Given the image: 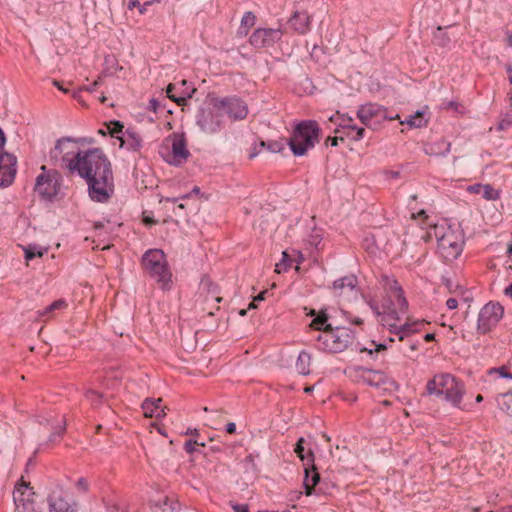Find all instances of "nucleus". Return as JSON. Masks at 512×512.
Segmentation results:
<instances>
[{
	"instance_id": "63",
	"label": "nucleus",
	"mask_w": 512,
	"mask_h": 512,
	"mask_svg": "<svg viewBox=\"0 0 512 512\" xmlns=\"http://www.w3.org/2000/svg\"><path fill=\"white\" fill-rule=\"evenodd\" d=\"M506 68H507V72H508V80L512 84V66L511 65H507Z\"/></svg>"
},
{
	"instance_id": "5",
	"label": "nucleus",
	"mask_w": 512,
	"mask_h": 512,
	"mask_svg": "<svg viewBox=\"0 0 512 512\" xmlns=\"http://www.w3.org/2000/svg\"><path fill=\"white\" fill-rule=\"evenodd\" d=\"M319 136L318 123L314 120H306L297 124L287 144L294 156H303L315 146L319 141Z\"/></svg>"
},
{
	"instance_id": "28",
	"label": "nucleus",
	"mask_w": 512,
	"mask_h": 512,
	"mask_svg": "<svg viewBox=\"0 0 512 512\" xmlns=\"http://www.w3.org/2000/svg\"><path fill=\"white\" fill-rule=\"evenodd\" d=\"M121 146H125L128 150L138 151L142 147V139L138 133L133 130H126L121 139Z\"/></svg>"
},
{
	"instance_id": "7",
	"label": "nucleus",
	"mask_w": 512,
	"mask_h": 512,
	"mask_svg": "<svg viewBox=\"0 0 512 512\" xmlns=\"http://www.w3.org/2000/svg\"><path fill=\"white\" fill-rule=\"evenodd\" d=\"M386 296L387 299L382 302V307L387 312V317L395 322L399 320L400 314H404L408 308L404 291L397 280L387 279Z\"/></svg>"
},
{
	"instance_id": "64",
	"label": "nucleus",
	"mask_w": 512,
	"mask_h": 512,
	"mask_svg": "<svg viewBox=\"0 0 512 512\" xmlns=\"http://www.w3.org/2000/svg\"><path fill=\"white\" fill-rule=\"evenodd\" d=\"M435 339V335L432 334V333H427L425 336H424V340L429 342V341H432Z\"/></svg>"
},
{
	"instance_id": "40",
	"label": "nucleus",
	"mask_w": 512,
	"mask_h": 512,
	"mask_svg": "<svg viewBox=\"0 0 512 512\" xmlns=\"http://www.w3.org/2000/svg\"><path fill=\"white\" fill-rule=\"evenodd\" d=\"M305 440L304 438H300L296 444V447L294 449V452L297 454V456L303 461V464L307 462V458L309 457V453H313L310 449L305 454V447H304Z\"/></svg>"
},
{
	"instance_id": "27",
	"label": "nucleus",
	"mask_w": 512,
	"mask_h": 512,
	"mask_svg": "<svg viewBox=\"0 0 512 512\" xmlns=\"http://www.w3.org/2000/svg\"><path fill=\"white\" fill-rule=\"evenodd\" d=\"M425 153L430 156H446L451 150V143L441 139L425 146Z\"/></svg>"
},
{
	"instance_id": "4",
	"label": "nucleus",
	"mask_w": 512,
	"mask_h": 512,
	"mask_svg": "<svg viewBox=\"0 0 512 512\" xmlns=\"http://www.w3.org/2000/svg\"><path fill=\"white\" fill-rule=\"evenodd\" d=\"M144 271L154 279L163 290H169L172 283V273L169 269L166 255L161 249H149L142 258Z\"/></svg>"
},
{
	"instance_id": "22",
	"label": "nucleus",
	"mask_w": 512,
	"mask_h": 512,
	"mask_svg": "<svg viewBox=\"0 0 512 512\" xmlns=\"http://www.w3.org/2000/svg\"><path fill=\"white\" fill-rule=\"evenodd\" d=\"M35 191L43 198L51 199L57 193L56 182L46 174L37 176Z\"/></svg>"
},
{
	"instance_id": "61",
	"label": "nucleus",
	"mask_w": 512,
	"mask_h": 512,
	"mask_svg": "<svg viewBox=\"0 0 512 512\" xmlns=\"http://www.w3.org/2000/svg\"><path fill=\"white\" fill-rule=\"evenodd\" d=\"M265 294H266V291H263V292L259 293V294L254 298V302L264 300V296H265Z\"/></svg>"
},
{
	"instance_id": "47",
	"label": "nucleus",
	"mask_w": 512,
	"mask_h": 512,
	"mask_svg": "<svg viewBox=\"0 0 512 512\" xmlns=\"http://www.w3.org/2000/svg\"><path fill=\"white\" fill-rule=\"evenodd\" d=\"M266 146L265 141H260L259 143L254 144L249 153V158H255Z\"/></svg>"
},
{
	"instance_id": "26",
	"label": "nucleus",
	"mask_w": 512,
	"mask_h": 512,
	"mask_svg": "<svg viewBox=\"0 0 512 512\" xmlns=\"http://www.w3.org/2000/svg\"><path fill=\"white\" fill-rule=\"evenodd\" d=\"M467 191L472 194H478L485 200H496L499 197V192L490 184L476 183L469 185Z\"/></svg>"
},
{
	"instance_id": "8",
	"label": "nucleus",
	"mask_w": 512,
	"mask_h": 512,
	"mask_svg": "<svg viewBox=\"0 0 512 512\" xmlns=\"http://www.w3.org/2000/svg\"><path fill=\"white\" fill-rule=\"evenodd\" d=\"M196 125L205 134H217L225 127V118L220 108L214 106L201 107L196 114Z\"/></svg>"
},
{
	"instance_id": "58",
	"label": "nucleus",
	"mask_w": 512,
	"mask_h": 512,
	"mask_svg": "<svg viewBox=\"0 0 512 512\" xmlns=\"http://www.w3.org/2000/svg\"><path fill=\"white\" fill-rule=\"evenodd\" d=\"M140 6V1L139 0H130L129 3H128V8L131 10L133 8H139Z\"/></svg>"
},
{
	"instance_id": "21",
	"label": "nucleus",
	"mask_w": 512,
	"mask_h": 512,
	"mask_svg": "<svg viewBox=\"0 0 512 512\" xmlns=\"http://www.w3.org/2000/svg\"><path fill=\"white\" fill-rule=\"evenodd\" d=\"M304 466V482L303 485L306 490V495H311L313 488L320 481V474L318 473L315 464H314V454L309 453V457L307 458V462L303 464Z\"/></svg>"
},
{
	"instance_id": "18",
	"label": "nucleus",
	"mask_w": 512,
	"mask_h": 512,
	"mask_svg": "<svg viewBox=\"0 0 512 512\" xmlns=\"http://www.w3.org/2000/svg\"><path fill=\"white\" fill-rule=\"evenodd\" d=\"M357 117L361 121V123L370 127L372 125V121L375 119L376 121L384 120L387 117L386 109L378 104L367 103L361 105L357 110Z\"/></svg>"
},
{
	"instance_id": "51",
	"label": "nucleus",
	"mask_w": 512,
	"mask_h": 512,
	"mask_svg": "<svg viewBox=\"0 0 512 512\" xmlns=\"http://www.w3.org/2000/svg\"><path fill=\"white\" fill-rule=\"evenodd\" d=\"M446 306L450 310L456 309L458 306V301L455 298H449L446 301Z\"/></svg>"
},
{
	"instance_id": "3",
	"label": "nucleus",
	"mask_w": 512,
	"mask_h": 512,
	"mask_svg": "<svg viewBox=\"0 0 512 512\" xmlns=\"http://www.w3.org/2000/svg\"><path fill=\"white\" fill-rule=\"evenodd\" d=\"M434 235L437 239V251L447 262L457 259L464 246V236L460 229L451 226H435Z\"/></svg>"
},
{
	"instance_id": "44",
	"label": "nucleus",
	"mask_w": 512,
	"mask_h": 512,
	"mask_svg": "<svg viewBox=\"0 0 512 512\" xmlns=\"http://www.w3.org/2000/svg\"><path fill=\"white\" fill-rule=\"evenodd\" d=\"M291 259L287 252L282 253V260L280 263L276 264L275 271L277 273H281L282 270H286L287 267L290 265Z\"/></svg>"
},
{
	"instance_id": "37",
	"label": "nucleus",
	"mask_w": 512,
	"mask_h": 512,
	"mask_svg": "<svg viewBox=\"0 0 512 512\" xmlns=\"http://www.w3.org/2000/svg\"><path fill=\"white\" fill-rule=\"evenodd\" d=\"M433 43L439 47H447L450 43V38L447 33L441 28L438 27L433 35Z\"/></svg>"
},
{
	"instance_id": "20",
	"label": "nucleus",
	"mask_w": 512,
	"mask_h": 512,
	"mask_svg": "<svg viewBox=\"0 0 512 512\" xmlns=\"http://www.w3.org/2000/svg\"><path fill=\"white\" fill-rule=\"evenodd\" d=\"M190 152L187 149L184 135L174 134L172 139L171 159L167 160L173 165H181L187 161Z\"/></svg>"
},
{
	"instance_id": "32",
	"label": "nucleus",
	"mask_w": 512,
	"mask_h": 512,
	"mask_svg": "<svg viewBox=\"0 0 512 512\" xmlns=\"http://www.w3.org/2000/svg\"><path fill=\"white\" fill-rule=\"evenodd\" d=\"M401 124H407L411 128H422L428 123V120L424 118V112L417 111L415 114L410 115L406 120L401 121Z\"/></svg>"
},
{
	"instance_id": "60",
	"label": "nucleus",
	"mask_w": 512,
	"mask_h": 512,
	"mask_svg": "<svg viewBox=\"0 0 512 512\" xmlns=\"http://www.w3.org/2000/svg\"><path fill=\"white\" fill-rule=\"evenodd\" d=\"M414 218H427V213L425 210H420L417 214H413Z\"/></svg>"
},
{
	"instance_id": "2",
	"label": "nucleus",
	"mask_w": 512,
	"mask_h": 512,
	"mask_svg": "<svg viewBox=\"0 0 512 512\" xmlns=\"http://www.w3.org/2000/svg\"><path fill=\"white\" fill-rule=\"evenodd\" d=\"M327 316L325 314L317 316L311 323L316 330L321 331L316 338V347L319 350L340 353L353 344L355 331L347 327L332 328L331 324H326Z\"/></svg>"
},
{
	"instance_id": "42",
	"label": "nucleus",
	"mask_w": 512,
	"mask_h": 512,
	"mask_svg": "<svg viewBox=\"0 0 512 512\" xmlns=\"http://www.w3.org/2000/svg\"><path fill=\"white\" fill-rule=\"evenodd\" d=\"M265 148L272 153H280L285 149V144L282 141H269Z\"/></svg>"
},
{
	"instance_id": "50",
	"label": "nucleus",
	"mask_w": 512,
	"mask_h": 512,
	"mask_svg": "<svg viewBox=\"0 0 512 512\" xmlns=\"http://www.w3.org/2000/svg\"><path fill=\"white\" fill-rule=\"evenodd\" d=\"M511 120L509 119V116L506 115L505 118H503L501 120V122L499 123V129L500 130H504V129H507L510 125H511Z\"/></svg>"
},
{
	"instance_id": "11",
	"label": "nucleus",
	"mask_w": 512,
	"mask_h": 512,
	"mask_svg": "<svg viewBox=\"0 0 512 512\" xmlns=\"http://www.w3.org/2000/svg\"><path fill=\"white\" fill-rule=\"evenodd\" d=\"M504 308L500 303L489 302L485 304L478 314L477 331L479 334H487L501 320Z\"/></svg>"
},
{
	"instance_id": "56",
	"label": "nucleus",
	"mask_w": 512,
	"mask_h": 512,
	"mask_svg": "<svg viewBox=\"0 0 512 512\" xmlns=\"http://www.w3.org/2000/svg\"><path fill=\"white\" fill-rule=\"evenodd\" d=\"M77 486L82 488L84 491L88 489L87 481L84 478H80L77 481Z\"/></svg>"
},
{
	"instance_id": "25",
	"label": "nucleus",
	"mask_w": 512,
	"mask_h": 512,
	"mask_svg": "<svg viewBox=\"0 0 512 512\" xmlns=\"http://www.w3.org/2000/svg\"><path fill=\"white\" fill-rule=\"evenodd\" d=\"M162 399H145L142 403V410L145 417L160 418L165 415L164 408L161 406Z\"/></svg>"
},
{
	"instance_id": "10",
	"label": "nucleus",
	"mask_w": 512,
	"mask_h": 512,
	"mask_svg": "<svg viewBox=\"0 0 512 512\" xmlns=\"http://www.w3.org/2000/svg\"><path fill=\"white\" fill-rule=\"evenodd\" d=\"M368 305L377 316H383V325L386 326L391 333L397 335L399 341H403L405 337L411 333L417 332L420 329V326L423 325L421 322H415L412 324L405 323L401 326H397L396 323L390 322L391 319L387 317V312L384 311L382 303L378 304L375 300L370 299L368 301Z\"/></svg>"
},
{
	"instance_id": "6",
	"label": "nucleus",
	"mask_w": 512,
	"mask_h": 512,
	"mask_svg": "<svg viewBox=\"0 0 512 512\" xmlns=\"http://www.w3.org/2000/svg\"><path fill=\"white\" fill-rule=\"evenodd\" d=\"M84 152L80 150L73 137H62L50 151L49 159L55 167L65 169L71 174L70 162L74 164Z\"/></svg>"
},
{
	"instance_id": "17",
	"label": "nucleus",
	"mask_w": 512,
	"mask_h": 512,
	"mask_svg": "<svg viewBox=\"0 0 512 512\" xmlns=\"http://www.w3.org/2000/svg\"><path fill=\"white\" fill-rule=\"evenodd\" d=\"M195 91L196 88L187 80H182L175 84L170 83L166 88L167 97L178 105H185L187 100L192 97Z\"/></svg>"
},
{
	"instance_id": "1",
	"label": "nucleus",
	"mask_w": 512,
	"mask_h": 512,
	"mask_svg": "<svg viewBox=\"0 0 512 512\" xmlns=\"http://www.w3.org/2000/svg\"><path fill=\"white\" fill-rule=\"evenodd\" d=\"M71 174L85 179L88 194L93 201L106 203L114 193L111 163L100 148L86 150L74 164L70 162Z\"/></svg>"
},
{
	"instance_id": "52",
	"label": "nucleus",
	"mask_w": 512,
	"mask_h": 512,
	"mask_svg": "<svg viewBox=\"0 0 512 512\" xmlns=\"http://www.w3.org/2000/svg\"><path fill=\"white\" fill-rule=\"evenodd\" d=\"M226 432L229 433V434H233L236 432V424L234 422H229L227 425H226V428H225Z\"/></svg>"
},
{
	"instance_id": "30",
	"label": "nucleus",
	"mask_w": 512,
	"mask_h": 512,
	"mask_svg": "<svg viewBox=\"0 0 512 512\" xmlns=\"http://www.w3.org/2000/svg\"><path fill=\"white\" fill-rule=\"evenodd\" d=\"M311 355L306 351H301L298 355L295 367L299 374L308 375L310 373Z\"/></svg>"
},
{
	"instance_id": "34",
	"label": "nucleus",
	"mask_w": 512,
	"mask_h": 512,
	"mask_svg": "<svg viewBox=\"0 0 512 512\" xmlns=\"http://www.w3.org/2000/svg\"><path fill=\"white\" fill-rule=\"evenodd\" d=\"M496 402L499 409L502 412L509 414L512 404V393L510 391H507L505 393L498 394V396L496 397Z\"/></svg>"
},
{
	"instance_id": "24",
	"label": "nucleus",
	"mask_w": 512,
	"mask_h": 512,
	"mask_svg": "<svg viewBox=\"0 0 512 512\" xmlns=\"http://www.w3.org/2000/svg\"><path fill=\"white\" fill-rule=\"evenodd\" d=\"M464 394V384L456 378L454 381V385H450V387L447 389V392H445L443 397L447 402L452 404L454 407H459Z\"/></svg>"
},
{
	"instance_id": "9",
	"label": "nucleus",
	"mask_w": 512,
	"mask_h": 512,
	"mask_svg": "<svg viewBox=\"0 0 512 512\" xmlns=\"http://www.w3.org/2000/svg\"><path fill=\"white\" fill-rule=\"evenodd\" d=\"M360 380L382 393L391 394L398 390V384L383 371L368 368L359 369Z\"/></svg>"
},
{
	"instance_id": "45",
	"label": "nucleus",
	"mask_w": 512,
	"mask_h": 512,
	"mask_svg": "<svg viewBox=\"0 0 512 512\" xmlns=\"http://www.w3.org/2000/svg\"><path fill=\"white\" fill-rule=\"evenodd\" d=\"M196 446L205 447V443L190 439L185 442L184 449L187 453L192 454L193 452L196 451Z\"/></svg>"
},
{
	"instance_id": "59",
	"label": "nucleus",
	"mask_w": 512,
	"mask_h": 512,
	"mask_svg": "<svg viewBox=\"0 0 512 512\" xmlns=\"http://www.w3.org/2000/svg\"><path fill=\"white\" fill-rule=\"evenodd\" d=\"M504 294L512 298V283H510L505 289Z\"/></svg>"
},
{
	"instance_id": "43",
	"label": "nucleus",
	"mask_w": 512,
	"mask_h": 512,
	"mask_svg": "<svg viewBox=\"0 0 512 512\" xmlns=\"http://www.w3.org/2000/svg\"><path fill=\"white\" fill-rule=\"evenodd\" d=\"M66 431V422L63 421L61 425H59L55 431H53L49 438H48V442H55L58 438H61L63 436V434L65 433Z\"/></svg>"
},
{
	"instance_id": "48",
	"label": "nucleus",
	"mask_w": 512,
	"mask_h": 512,
	"mask_svg": "<svg viewBox=\"0 0 512 512\" xmlns=\"http://www.w3.org/2000/svg\"><path fill=\"white\" fill-rule=\"evenodd\" d=\"M76 141V144H92L94 142V139L92 137H80V138H74Z\"/></svg>"
},
{
	"instance_id": "23",
	"label": "nucleus",
	"mask_w": 512,
	"mask_h": 512,
	"mask_svg": "<svg viewBox=\"0 0 512 512\" xmlns=\"http://www.w3.org/2000/svg\"><path fill=\"white\" fill-rule=\"evenodd\" d=\"M295 32L306 34L310 30L311 18L306 11H296L289 19Z\"/></svg>"
},
{
	"instance_id": "12",
	"label": "nucleus",
	"mask_w": 512,
	"mask_h": 512,
	"mask_svg": "<svg viewBox=\"0 0 512 512\" xmlns=\"http://www.w3.org/2000/svg\"><path fill=\"white\" fill-rule=\"evenodd\" d=\"M214 106L220 108L221 112L225 111L233 121L244 120L249 112L248 105L235 96L214 98Z\"/></svg>"
},
{
	"instance_id": "46",
	"label": "nucleus",
	"mask_w": 512,
	"mask_h": 512,
	"mask_svg": "<svg viewBox=\"0 0 512 512\" xmlns=\"http://www.w3.org/2000/svg\"><path fill=\"white\" fill-rule=\"evenodd\" d=\"M29 487V483H26L24 481H21V483H18L15 487V491L13 493L14 495V501L15 502H18V501H23V499L20 498V496L23 495V489L25 488H28Z\"/></svg>"
},
{
	"instance_id": "49",
	"label": "nucleus",
	"mask_w": 512,
	"mask_h": 512,
	"mask_svg": "<svg viewBox=\"0 0 512 512\" xmlns=\"http://www.w3.org/2000/svg\"><path fill=\"white\" fill-rule=\"evenodd\" d=\"M158 108H159V102L157 101V99H155V98L150 99L148 109L150 111L156 113Z\"/></svg>"
},
{
	"instance_id": "15",
	"label": "nucleus",
	"mask_w": 512,
	"mask_h": 512,
	"mask_svg": "<svg viewBox=\"0 0 512 512\" xmlns=\"http://www.w3.org/2000/svg\"><path fill=\"white\" fill-rule=\"evenodd\" d=\"M283 37L281 28H258L249 38V43L255 48H268L279 42Z\"/></svg>"
},
{
	"instance_id": "53",
	"label": "nucleus",
	"mask_w": 512,
	"mask_h": 512,
	"mask_svg": "<svg viewBox=\"0 0 512 512\" xmlns=\"http://www.w3.org/2000/svg\"><path fill=\"white\" fill-rule=\"evenodd\" d=\"M151 4H152V2H148V1H147V2H145L144 4H141V3H140V6H139V8H138L139 13H140L141 15H144V14L146 13V11H147V7H148V6H150Z\"/></svg>"
},
{
	"instance_id": "14",
	"label": "nucleus",
	"mask_w": 512,
	"mask_h": 512,
	"mask_svg": "<svg viewBox=\"0 0 512 512\" xmlns=\"http://www.w3.org/2000/svg\"><path fill=\"white\" fill-rule=\"evenodd\" d=\"M49 512H77V504L68 492L55 487L47 496Z\"/></svg>"
},
{
	"instance_id": "57",
	"label": "nucleus",
	"mask_w": 512,
	"mask_h": 512,
	"mask_svg": "<svg viewBox=\"0 0 512 512\" xmlns=\"http://www.w3.org/2000/svg\"><path fill=\"white\" fill-rule=\"evenodd\" d=\"M338 140L343 141L344 140L343 136H340V137L336 136V137H333V138H331V137L328 138V141H331V146H337L338 145Z\"/></svg>"
},
{
	"instance_id": "54",
	"label": "nucleus",
	"mask_w": 512,
	"mask_h": 512,
	"mask_svg": "<svg viewBox=\"0 0 512 512\" xmlns=\"http://www.w3.org/2000/svg\"><path fill=\"white\" fill-rule=\"evenodd\" d=\"M101 78L99 77L95 80L91 85L87 86L85 89L89 92H92L96 89V87L100 84Z\"/></svg>"
},
{
	"instance_id": "35",
	"label": "nucleus",
	"mask_w": 512,
	"mask_h": 512,
	"mask_svg": "<svg viewBox=\"0 0 512 512\" xmlns=\"http://www.w3.org/2000/svg\"><path fill=\"white\" fill-rule=\"evenodd\" d=\"M25 253V259L30 261L35 257H42L46 252V248H42L36 244H30L23 248Z\"/></svg>"
},
{
	"instance_id": "16",
	"label": "nucleus",
	"mask_w": 512,
	"mask_h": 512,
	"mask_svg": "<svg viewBox=\"0 0 512 512\" xmlns=\"http://www.w3.org/2000/svg\"><path fill=\"white\" fill-rule=\"evenodd\" d=\"M17 159L14 155L5 151H0V188L12 184L16 176Z\"/></svg>"
},
{
	"instance_id": "31",
	"label": "nucleus",
	"mask_w": 512,
	"mask_h": 512,
	"mask_svg": "<svg viewBox=\"0 0 512 512\" xmlns=\"http://www.w3.org/2000/svg\"><path fill=\"white\" fill-rule=\"evenodd\" d=\"M357 278L354 275L344 276L333 283V288L335 290H340L341 292L344 289L354 290L357 286Z\"/></svg>"
},
{
	"instance_id": "62",
	"label": "nucleus",
	"mask_w": 512,
	"mask_h": 512,
	"mask_svg": "<svg viewBox=\"0 0 512 512\" xmlns=\"http://www.w3.org/2000/svg\"><path fill=\"white\" fill-rule=\"evenodd\" d=\"M185 435H194V436H197L198 435V430L196 428L194 429H188L186 432H185Z\"/></svg>"
},
{
	"instance_id": "39",
	"label": "nucleus",
	"mask_w": 512,
	"mask_h": 512,
	"mask_svg": "<svg viewBox=\"0 0 512 512\" xmlns=\"http://www.w3.org/2000/svg\"><path fill=\"white\" fill-rule=\"evenodd\" d=\"M107 129H108L109 134L112 137H115L121 141L123 134L125 133L123 131V129H124L123 124H121L119 121H111L107 125Z\"/></svg>"
},
{
	"instance_id": "55",
	"label": "nucleus",
	"mask_w": 512,
	"mask_h": 512,
	"mask_svg": "<svg viewBox=\"0 0 512 512\" xmlns=\"http://www.w3.org/2000/svg\"><path fill=\"white\" fill-rule=\"evenodd\" d=\"M6 137L3 130L0 128V151L5 148Z\"/></svg>"
},
{
	"instance_id": "13",
	"label": "nucleus",
	"mask_w": 512,
	"mask_h": 512,
	"mask_svg": "<svg viewBox=\"0 0 512 512\" xmlns=\"http://www.w3.org/2000/svg\"><path fill=\"white\" fill-rule=\"evenodd\" d=\"M329 120L336 126L334 130L335 133H342L354 141H359L364 138L365 128L357 126L352 117L336 112Z\"/></svg>"
},
{
	"instance_id": "33",
	"label": "nucleus",
	"mask_w": 512,
	"mask_h": 512,
	"mask_svg": "<svg viewBox=\"0 0 512 512\" xmlns=\"http://www.w3.org/2000/svg\"><path fill=\"white\" fill-rule=\"evenodd\" d=\"M66 306H67V303L65 302V300L58 299V300L54 301L53 303H51L49 306L45 307L43 310H39L37 312V314L40 318H42V317L50 318L55 311L62 310L64 308H66Z\"/></svg>"
},
{
	"instance_id": "41",
	"label": "nucleus",
	"mask_w": 512,
	"mask_h": 512,
	"mask_svg": "<svg viewBox=\"0 0 512 512\" xmlns=\"http://www.w3.org/2000/svg\"><path fill=\"white\" fill-rule=\"evenodd\" d=\"M85 397L87 400H89L94 405H98V404L102 403V394L95 390L88 389L85 392Z\"/></svg>"
},
{
	"instance_id": "36",
	"label": "nucleus",
	"mask_w": 512,
	"mask_h": 512,
	"mask_svg": "<svg viewBox=\"0 0 512 512\" xmlns=\"http://www.w3.org/2000/svg\"><path fill=\"white\" fill-rule=\"evenodd\" d=\"M388 347V343H376L375 341H371L369 347H359L360 352H366L370 357H373L374 354H378L379 352L385 351Z\"/></svg>"
},
{
	"instance_id": "29",
	"label": "nucleus",
	"mask_w": 512,
	"mask_h": 512,
	"mask_svg": "<svg viewBox=\"0 0 512 512\" xmlns=\"http://www.w3.org/2000/svg\"><path fill=\"white\" fill-rule=\"evenodd\" d=\"M487 375L490 377V381L494 382L496 386L502 379H512V373L507 365L500 367H494L487 370Z\"/></svg>"
},
{
	"instance_id": "38",
	"label": "nucleus",
	"mask_w": 512,
	"mask_h": 512,
	"mask_svg": "<svg viewBox=\"0 0 512 512\" xmlns=\"http://www.w3.org/2000/svg\"><path fill=\"white\" fill-rule=\"evenodd\" d=\"M256 17L252 12H246L241 19L240 33L247 34L248 29L255 25Z\"/></svg>"
},
{
	"instance_id": "19",
	"label": "nucleus",
	"mask_w": 512,
	"mask_h": 512,
	"mask_svg": "<svg viewBox=\"0 0 512 512\" xmlns=\"http://www.w3.org/2000/svg\"><path fill=\"white\" fill-rule=\"evenodd\" d=\"M456 377L449 373L435 375L426 384V391L428 395L442 397L450 385H454Z\"/></svg>"
}]
</instances>
